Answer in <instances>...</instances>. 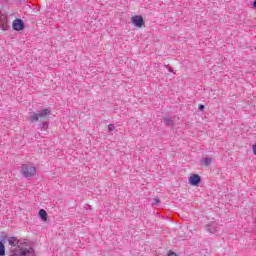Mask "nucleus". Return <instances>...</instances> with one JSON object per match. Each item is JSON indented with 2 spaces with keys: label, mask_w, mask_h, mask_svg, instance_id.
<instances>
[{
  "label": "nucleus",
  "mask_w": 256,
  "mask_h": 256,
  "mask_svg": "<svg viewBox=\"0 0 256 256\" xmlns=\"http://www.w3.org/2000/svg\"><path fill=\"white\" fill-rule=\"evenodd\" d=\"M6 241L11 246L8 256H35V249L31 247L29 241L15 236L7 238Z\"/></svg>",
  "instance_id": "1"
},
{
  "label": "nucleus",
  "mask_w": 256,
  "mask_h": 256,
  "mask_svg": "<svg viewBox=\"0 0 256 256\" xmlns=\"http://www.w3.org/2000/svg\"><path fill=\"white\" fill-rule=\"evenodd\" d=\"M49 115H51V109L44 108L42 111H36L30 117V123H37V121H45V119H49Z\"/></svg>",
  "instance_id": "2"
},
{
  "label": "nucleus",
  "mask_w": 256,
  "mask_h": 256,
  "mask_svg": "<svg viewBox=\"0 0 256 256\" xmlns=\"http://www.w3.org/2000/svg\"><path fill=\"white\" fill-rule=\"evenodd\" d=\"M21 173L23 177L26 179H30V177H35L37 173V168L33 166V164H24L22 165Z\"/></svg>",
  "instance_id": "3"
},
{
  "label": "nucleus",
  "mask_w": 256,
  "mask_h": 256,
  "mask_svg": "<svg viewBox=\"0 0 256 256\" xmlns=\"http://www.w3.org/2000/svg\"><path fill=\"white\" fill-rule=\"evenodd\" d=\"M14 31H23L25 29V22L21 18H16L12 23Z\"/></svg>",
  "instance_id": "4"
},
{
  "label": "nucleus",
  "mask_w": 256,
  "mask_h": 256,
  "mask_svg": "<svg viewBox=\"0 0 256 256\" xmlns=\"http://www.w3.org/2000/svg\"><path fill=\"white\" fill-rule=\"evenodd\" d=\"M189 185H192V187H199L201 184V176L199 174H192L188 179Z\"/></svg>",
  "instance_id": "5"
},
{
  "label": "nucleus",
  "mask_w": 256,
  "mask_h": 256,
  "mask_svg": "<svg viewBox=\"0 0 256 256\" xmlns=\"http://www.w3.org/2000/svg\"><path fill=\"white\" fill-rule=\"evenodd\" d=\"M132 25H135V27H138L141 29L145 25V20H143V16L136 15L131 18Z\"/></svg>",
  "instance_id": "6"
},
{
  "label": "nucleus",
  "mask_w": 256,
  "mask_h": 256,
  "mask_svg": "<svg viewBox=\"0 0 256 256\" xmlns=\"http://www.w3.org/2000/svg\"><path fill=\"white\" fill-rule=\"evenodd\" d=\"M9 22V19L7 18V15L1 14L0 15V29L3 31L9 30V25L7 24Z\"/></svg>",
  "instance_id": "7"
},
{
  "label": "nucleus",
  "mask_w": 256,
  "mask_h": 256,
  "mask_svg": "<svg viewBox=\"0 0 256 256\" xmlns=\"http://www.w3.org/2000/svg\"><path fill=\"white\" fill-rule=\"evenodd\" d=\"M5 243H7V236H3L0 240V256H5Z\"/></svg>",
  "instance_id": "8"
},
{
  "label": "nucleus",
  "mask_w": 256,
  "mask_h": 256,
  "mask_svg": "<svg viewBox=\"0 0 256 256\" xmlns=\"http://www.w3.org/2000/svg\"><path fill=\"white\" fill-rule=\"evenodd\" d=\"M163 122L166 125V127H173V125H175V122L169 116H165L163 118Z\"/></svg>",
  "instance_id": "9"
},
{
  "label": "nucleus",
  "mask_w": 256,
  "mask_h": 256,
  "mask_svg": "<svg viewBox=\"0 0 256 256\" xmlns=\"http://www.w3.org/2000/svg\"><path fill=\"white\" fill-rule=\"evenodd\" d=\"M206 231H208V233H217V226H215V223L212 224H208L206 225Z\"/></svg>",
  "instance_id": "10"
},
{
  "label": "nucleus",
  "mask_w": 256,
  "mask_h": 256,
  "mask_svg": "<svg viewBox=\"0 0 256 256\" xmlns=\"http://www.w3.org/2000/svg\"><path fill=\"white\" fill-rule=\"evenodd\" d=\"M38 215L40 219H42V221H47V218L49 217V215L47 214V211H45L44 209H40L38 212Z\"/></svg>",
  "instance_id": "11"
},
{
  "label": "nucleus",
  "mask_w": 256,
  "mask_h": 256,
  "mask_svg": "<svg viewBox=\"0 0 256 256\" xmlns=\"http://www.w3.org/2000/svg\"><path fill=\"white\" fill-rule=\"evenodd\" d=\"M203 165H205L206 167H209V165H211V163H213V159L211 157H206L204 159L201 160Z\"/></svg>",
  "instance_id": "12"
},
{
  "label": "nucleus",
  "mask_w": 256,
  "mask_h": 256,
  "mask_svg": "<svg viewBox=\"0 0 256 256\" xmlns=\"http://www.w3.org/2000/svg\"><path fill=\"white\" fill-rule=\"evenodd\" d=\"M40 129H49V122L43 121L39 124Z\"/></svg>",
  "instance_id": "13"
},
{
  "label": "nucleus",
  "mask_w": 256,
  "mask_h": 256,
  "mask_svg": "<svg viewBox=\"0 0 256 256\" xmlns=\"http://www.w3.org/2000/svg\"><path fill=\"white\" fill-rule=\"evenodd\" d=\"M108 131H110V132L115 131V125L109 124L108 125Z\"/></svg>",
  "instance_id": "14"
},
{
  "label": "nucleus",
  "mask_w": 256,
  "mask_h": 256,
  "mask_svg": "<svg viewBox=\"0 0 256 256\" xmlns=\"http://www.w3.org/2000/svg\"><path fill=\"white\" fill-rule=\"evenodd\" d=\"M198 109L199 111H205V105L199 104Z\"/></svg>",
  "instance_id": "15"
},
{
  "label": "nucleus",
  "mask_w": 256,
  "mask_h": 256,
  "mask_svg": "<svg viewBox=\"0 0 256 256\" xmlns=\"http://www.w3.org/2000/svg\"><path fill=\"white\" fill-rule=\"evenodd\" d=\"M158 203H161V200L159 198L154 199L153 205H157Z\"/></svg>",
  "instance_id": "16"
},
{
  "label": "nucleus",
  "mask_w": 256,
  "mask_h": 256,
  "mask_svg": "<svg viewBox=\"0 0 256 256\" xmlns=\"http://www.w3.org/2000/svg\"><path fill=\"white\" fill-rule=\"evenodd\" d=\"M252 151H253L254 155H256V143L252 146Z\"/></svg>",
  "instance_id": "17"
},
{
  "label": "nucleus",
  "mask_w": 256,
  "mask_h": 256,
  "mask_svg": "<svg viewBox=\"0 0 256 256\" xmlns=\"http://www.w3.org/2000/svg\"><path fill=\"white\" fill-rule=\"evenodd\" d=\"M168 256H177V254L175 252H170Z\"/></svg>",
  "instance_id": "18"
},
{
  "label": "nucleus",
  "mask_w": 256,
  "mask_h": 256,
  "mask_svg": "<svg viewBox=\"0 0 256 256\" xmlns=\"http://www.w3.org/2000/svg\"><path fill=\"white\" fill-rule=\"evenodd\" d=\"M253 9H256V0H254V3H252Z\"/></svg>",
  "instance_id": "19"
},
{
  "label": "nucleus",
  "mask_w": 256,
  "mask_h": 256,
  "mask_svg": "<svg viewBox=\"0 0 256 256\" xmlns=\"http://www.w3.org/2000/svg\"><path fill=\"white\" fill-rule=\"evenodd\" d=\"M170 73H173V69L169 68Z\"/></svg>",
  "instance_id": "20"
}]
</instances>
